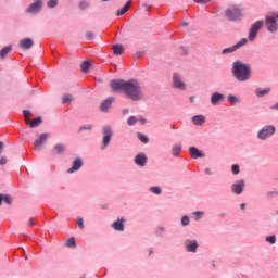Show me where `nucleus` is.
Returning <instances> with one entry per match:
<instances>
[{
  "label": "nucleus",
  "mask_w": 278,
  "mask_h": 278,
  "mask_svg": "<svg viewBox=\"0 0 278 278\" xmlns=\"http://www.w3.org/2000/svg\"><path fill=\"white\" fill-rule=\"evenodd\" d=\"M110 86L113 92H123L131 99V101H140L142 99V88L140 87V83L136 79L130 80H111Z\"/></svg>",
  "instance_id": "f257e3e1"
},
{
  "label": "nucleus",
  "mask_w": 278,
  "mask_h": 278,
  "mask_svg": "<svg viewBox=\"0 0 278 278\" xmlns=\"http://www.w3.org/2000/svg\"><path fill=\"white\" fill-rule=\"evenodd\" d=\"M232 73L239 81H247L251 77V67L242 62H235Z\"/></svg>",
  "instance_id": "f03ea898"
},
{
  "label": "nucleus",
  "mask_w": 278,
  "mask_h": 278,
  "mask_svg": "<svg viewBox=\"0 0 278 278\" xmlns=\"http://www.w3.org/2000/svg\"><path fill=\"white\" fill-rule=\"evenodd\" d=\"M277 18L278 13H271L270 15H266L265 17V25L267 27V30H269L271 34H275V31H277L278 29Z\"/></svg>",
  "instance_id": "7ed1b4c3"
},
{
  "label": "nucleus",
  "mask_w": 278,
  "mask_h": 278,
  "mask_svg": "<svg viewBox=\"0 0 278 278\" xmlns=\"http://www.w3.org/2000/svg\"><path fill=\"white\" fill-rule=\"evenodd\" d=\"M226 16L229 21H238L242 18V11L238 7H230L226 10Z\"/></svg>",
  "instance_id": "20e7f679"
},
{
  "label": "nucleus",
  "mask_w": 278,
  "mask_h": 278,
  "mask_svg": "<svg viewBox=\"0 0 278 278\" xmlns=\"http://www.w3.org/2000/svg\"><path fill=\"white\" fill-rule=\"evenodd\" d=\"M264 27V22L263 21H257L254 23L250 29L249 33V40L253 41L255 38H257V34H260V29Z\"/></svg>",
  "instance_id": "39448f33"
},
{
  "label": "nucleus",
  "mask_w": 278,
  "mask_h": 278,
  "mask_svg": "<svg viewBox=\"0 0 278 278\" xmlns=\"http://www.w3.org/2000/svg\"><path fill=\"white\" fill-rule=\"evenodd\" d=\"M275 134V126H265L262 130L258 132L260 140H266V138H270Z\"/></svg>",
  "instance_id": "423d86ee"
},
{
  "label": "nucleus",
  "mask_w": 278,
  "mask_h": 278,
  "mask_svg": "<svg viewBox=\"0 0 278 278\" xmlns=\"http://www.w3.org/2000/svg\"><path fill=\"white\" fill-rule=\"evenodd\" d=\"M23 114H24L26 125H29V127H31V128L38 127V125H40V123H42V118H40V117H37L30 122L29 111H23Z\"/></svg>",
  "instance_id": "0eeeda50"
},
{
  "label": "nucleus",
  "mask_w": 278,
  "mask_h": 278,
  "mask_svg": "<svg viewBox=\"0 0 278 278\" xmlns=\"http://www.w3.org/2000/svg\"><path fill=\"white\" fill-rule=\"evenodd\" d=\"M42 8V0H36L34 3H31L27 11L29 14H38L40 12V9Z\"/></svg>",
  "instance_id": "6e6552de"
},
{
  "label": "nucleus",
  "mask_w": 278,
  "mask_h": 278,
  "mask_svg": "<svg viewBox=\"0 0 278 278\" xmlns=\"http://www.w3.org/2000/svg\"><path fill=\"white\" fill-rule=\"evenodd\" d=\"M103 149L110 144V140H112V128L104 127L103 128Z\"/></svg>",
  "instance_id": "1a4fd4ad"
},
{
  "label": "nucleus",
  "mask_w": 278,
  "mask_h": 278,
  "mask_svg": "<svg viewBox=\"0 0 278 278\" xmlns=\"http://www.w3.org/2000/svg\"><path fill=\"white\" fill-rule=\"evenodd\" d=\"M173 81L174 88H178V90H186V84L181 81V77L179 76V74H174Z\"/></svg>",
  "instance_id": "9d476101"
},
{
  "label": "nucleus",
  "mask_w": 278,
  "mask_h": 278,
  "mask_svg": "<svg viewBox=\"0 0 278 278\" xmlns=\"http://www.w3.org/2000/svg\"><path fill=\"white\" fill-rule=\"evenodd\" d=\"M244 45H247V39L243 38L233 47L224 49L223 53H233L236 49H240V47H244Z\"/></svg>",
  "instance_id": "9b49d317"
},
{
  "label": "nucleus",
  "mask_w": 278,
  "mask_h": 278,
  "mask_svg": "<svg viewBox=\"0 0 278 278\" xmlns=\"http://www.w3.org/2000/svg\"><path fill=\"white\" fill-rule=\"evenodd\" d=\"M244 191V180H240L239 182L232 185V192L235 194H242Z\"/></svg>",
  "instance_id": "f8f14e48"
},
{
  "label": "nucleus",
  "mask_w": 278,
  "mask_h": 278,
  "mask_svg": "<svg viewBox=\"0 0 278 278\" xmlns=\"http://www.w3.org/2000/svg\"><path fill=\"white\" fill-rule=\"evenodd\" d=\"M47 138H49V134L40 135L39 139L35 140V149H40L45 142H47Z\"/></svg>",
  "instance_id": "ddd939ff"
},
{
  "label": "nucleus",
  "mask_w": 278,
  "mask_h": 278,
  "mask_svg": "<svg viewBox=\"0 0 278 278\" xmlns=\"http://www.w3.org/2000/svg\"><path fill=\"white\" fill-rule=\"evenodd\" d=\"M112 103H114V98L110 97L101 103L100 110L108 112L109 108H112Z\"/></svg>",
  "instance_id": "4468645a"
},
{
  "label": "nucleus",
  "mask_w": 278,
  "mask_h": 278,
  "mask_svg": "<svg viewBox=\"0 0 278 278\" xmlns=\"http://www.w3.org/2000/svg\"><path fill=\"white\" fill-rule=\"evenodd\" d=\"M21 49H31L34 47V40L31 38H25L20 41Z\"/></svg>",
  "instance_id": "2eb2a0df"
},
{
  "label": "nucleus",
  "mask_w": 278,
  "mask_h": 278,
  "mask_svg": "<svg viewBox=\"0 0 278 278\" xmlns=\"http://www.w3.org/2000/svg\"><path fill=\"white\" fill-rule=\"evenodd\" d=\"M198 248H199V244L197 243V241H190V240H188V241L186 242V249H187V251H189L190 253H195Z\"/></svg>",
  "instance_id": "dca6fc26"
},
{
  "label": "nucleus",
  "mask_w": 278,
  "mask_h": 278,
  "mask_svg": "<svg viewBox=\"0 0 278 278\" xmlns=\"http://www.w3.org/2000/svg\"><path fill=\"white\" fill-rule=\"evenodd\" d=\"M189 153L193 160H197L199 157H203V152L199 151L195 147H191L189 149Z\"/></svg>",
  "instance_id": "f3484780"
},
{
  "label": "nucleus",
  "mask_w": 278,
  "mask_h": 278,
  "mask_svg": "<svg viewBox=\"0 0 278 278\" xmlns=\"http://www.w3.org/2000/svg\"><path fill=\"white\" fill-rule=\"evenodd\" d=\"M135 163L138 166H144V164H147V155H144L143 153H139L136 157H135Z\"/></svg>",
  "instance_id": "a211bd4d"
},
{
  "label": "nucleus",
  "mask_w": 278,
  "mask_h": 278,
  "mask_svg": "<svg viewBox=\"0 0 278 278\" xmlns=\"http://www.w3.org/2000/svg\"><path fill=\"white\" fill-rule=\"evenodd\" d=\"M81 159H76L73 163V166L67 170V173H75V170H79L83 166Z\"/></svg>",
  "instance_id": "6ab92c4d"
},
{
  "label": "nucleus",
  "mask_w": 278,
  "mask_h": 278,
  "mask_svg": "<svg viewBox=\"0 0 278 278\" xmlns=\"http://www.w3.org/2000/svg\"><path fill=\"white\" fill-rule=\"evenodd\" d=\"M224 96L220 93H213L211 97L212 105H218V102L223 101Z\"/></svg>",
  "instance_id": "aec40b11"
},
{
  "label": "nucleus",
  "mask_w": 278,
  "mask_h": 278,
  "mask_svg": "<svg viewBox=\"0 0 278 278\" xmlns=\"http://www.w3.org/2000/svg\"><path fill=\"white\" fill-rule=\"evenodd\" d=\"M123 223H125V219L123 218L113 223V229H115V231H123V229H125V225Z\"/></svg>",
  "instance_id": "412c9836"
},
{
  "label": "nucleus",
  "mask_w": 278,
  "mask_h": 278,
  "mask_svg": "<svg viewBox=\"0 0 278 278\" xmlns=\"http://www.w3.org/2000/svg\"><path fill=\"white\" fill-rule=\"evenodd\" d=\"M129 8H131V0H128L127 3L117 11V16H123V14L129 12Z\"/></svg>",
  "instance_id": "4be33fe9"
},
{
  "label": "nucleus",
  "mask_w": 278,
  "mask_h": 278,
  "mask_svg": "<svg viewBox=\"0 0 278 278\" xmlns=\"http://www.w3.org/2000/svg\"><path fill=\"white\" fill-rule=\"evenodd\" d=\"M193 125H203L205 123V116L203 115H195L192 117Z\"/></svg>",
  "instance_id": "5701e85b"
},
{
  "label": "nucleus",
  "mask_w": 278,
  "mask_h": 278,
  "mask_svg": "<svg viewBox=\"0 0 278 278\" xmlns=\"http://www.w3.org/2000/svg\"><path fill=\"white\" fill-rule=\"evenodd\" d=\"M113 53L114 55H123V53H125V49L123 48V45L113 46Z\"/></svg>",
  "instance_id": "b1692460"
},
{
  "label": "nucleus",
  "mask_w": 278,
  "mask_h": 278,
  "mask_svg": "<svg viewBox=\"0 0 278 278\" xmlns=\"http://www.w3.org/2000/svg\"><path fill=\"white\" fill-rule=\"evenodd\" d=\"M90 66H92V63L90 61H84L81 63V72L88 73V71H90Z\"/></svg>",
  "instance_id": "393cba45"
},
{
  "label": "nucleus",
  "mask_w": 278,
  "mask_h": 278,
  "mask_svg": "<svg viewBox=\"0 0 278 278\" xmlns=\"http://www.w3.org/2000/svg\"><path fill=\"white\" fill-rule=\"evenodd\" d=\"M172 153H173L174 157H177V155H179V153H181V144H175L172 149Z\"/></svg>",
  "instance_id": "a878e982"
},
{
  "label": "nucleus",
  "mask_w": 278,
  "mask_h": 278,
  "mask_svg": "<svg viewBox=\"0 0 278 278\" xmlns=\"http://www.w3.org/2000/svg\"><path fill=\"white\" fill-rule=\"evenodd\" d=\"M268 92H270V88L256 89L257 97H264L265 94H268Z\"/></svg>",
  "instance_id": "bb28decb"
},
{
  "label": "nucleus",
  "mask_w": 278,
  "mask_h": 278,
  "mask_svg": "<svg viewBox=\"0 0 278 278\" xmlns=\"http://www.w3.org/2000/svg\"><path fill=\"white\" fill-rule=\"evenodd\" d=\"M10 51H12V47L8 46L5 48H3L1 51H0V58H5V55H8V53H10Z\"/></svg>",
  "instance_id": "cd10ccee"
},
{
  "label": "nucleus",
  "mask_w": 278,
  "mask_h": 278,
  "mask_svg": "<svg viewBox=\"0 0 278 278\" xmlns=\"http://www.w3.org/2000/svg\"><path fill=\"white\" fill-rule=\"evenodd\" d=\"M138 138L141 142H143V144H147V142H149V138L140 132H138Z\"/></svg>",
  "instance_id": "c85d7f7f"
},
{
  "label": "nucleus",
  "mask_w": 278,
  "mask_h": 278,
  "mask_svg": "<svg viewBox=\"0 0 278 278\" xmlns=\"http://www.w3.org/2000/svg\"><path fill=\"white\" fill-rule=\"evenodd\" d=\"M66 247H70V248H74L76 247V243H75V238H70L66 242Z\"/></svg>",
  "instance_id": "c756f323"
},
{
  "label": "nucleus",
  "mask_w": 278,
  "mask_h": 278,
  "mask_svg": "<svg viewBox=\"0 0 278 278\" xmlns=\"http://www.w3.org/2000/svg\"><path fill=\"white\" fill-rule=\"evenodd\" d=\"M71 101H73V96L71 94L63 96V103H71Z\"/></svg>",
  "instance_id": "7c9ffc66"
},
{
  "label": "nucleus",
  "mask_w": 278,
  "mask_h": 278,
  "mask_svg": "<svg viewBox=\"0 0 278 278\" xmlns=\"http://www.w3.org/2000/svg\"><path fill=\"white\" fill-rule=\"evenodd\" d=\"M55 153H62L64 151V146L63 144H56L54 147Z\"/></svg>",
  "instance_id": "2f4dec72"
},
{
  "label": "nucleus",
  "mask_w": 278,
  "mask_h": 278,
  "mask_svg": "<svg viewBox=\"0 0 278 278\" xmlns=\"http://www.w3.org/2000/svg\"><path fill=\"white\" fill-rule=\"evenodd\" d=\"M150 190L153 194H162V189H160V187H151Z\"/></svg>",
  "instance_id": "473e14b6"
},
{
  "label": "nucleus",
  "mask_w": 278,
  "mask_h": 278,
  "mask_svg": "<svg viewBox=\"0 0 278 278\" xmlns=\"http://www.w3.org/2000/svg\"><path fill=\"white\" fill-rule=\"evenodd\" d=\"M136 123H138V119L134 116H130L127 121L128 125H136Z\"/></svg>",
  "instance_id": "72a5a7b5"
},
{
  "label": "nucleus",
  "mask_w": 278,
  "mask_h": 278,
  "mask_svg": "<svg viewBox=\"0 0 278 278\" xmlns=\"http://www.w3.org/2000/svg\"><path fill=\"white\" fill-rule=\"evenodd\" d=\"M266 241L270 244H275V242H277V238L275 236H269L266 238Z\"/></svg>",
  "instance_id": "f704fd0d"
},
{
  "label": "nucleus",
  "mask_w": 278,
  "mask_h": 278,
  "mask_svg": "<svg viewBox=\"0 0 278 278\" xmlns=\"http://www.w3.org/2000/svg\"><path fill=\"white\" fill-rule=\"evenodd\" d=\"M181 223H182L184 226L190 225V217L184 216L182 219H181Z\"/></svg>",
  "instance_id": "c9c22d12"
},
{
  "label": "nucleus",
  "mask_w": 278,
  "mask_h": 278,
  "mask_svg": "<svg viewBox=\"0 0 278 278\" xmlns=\"http://www.w3.org/2000/svg\"><path fill=\"white\" fill-rule=\"evenodd\" d=\"M76 223H77V225H78V227H79L80 229H84V218L78 217L77 220H76Z\"/></svg>",
  "instance_id": "e433bc0d"
},
{
  "label": "nucleus",
  "mask_w": 278,
  "mask_h": 278,
  "mask_svg": "<svg viewBox=\"0 0 278 278\" xmlns=\"http://www.w3.org/2000/svg\"><path fill=\"white\" fill-rule=\"evenodd\" d=\"M55 5H58V0L48 1V8H55Z\"/></svg>",
  "instance_id": "4c0bfd02"
},
{
  "label": "nucleus",
  "mask_w": 278,
  "mask_h": 278,
  "mask_svg": "<svg viewBox=\"0 0 278 278\" xmlns=\"http://www.w3.org/2000/svg\"><path fill=\"white\" fill-rule=\"evenodd\" d=\"M228 101H229V103H231V105H233V104H236V101H238V99L235 96H229Z\"/></svg>",
  "instance_id": "58836bf2"
},
{
  "label": "nucleus",
  "mask_w": 278,
  "mask_h": 278,
  "mask_svg": "<svg viewBox=\"0 0 278 278\" xmlns=\"http://www.w3.org/2000/svg\"><path fill=\"white\" fill-rule=\"evenodd\" d=\"M232 173H233V175H238V173H240V166L232 165Z\"/></svg>",
  "instance_id": "ea45409f"
},
{
  "label": "nucleus",
  "mask_w": 278,
  "mask_h": 278,
  "mask_svg": "<svg viewBox=\"0 0 278 278\" xmlns=\"http://www.w3.org/2000/svg\"><path fill=\"white\" fill-rule=\"evenodd\" d=\"M87 7H88V2H84V1H83V2L79 3L80 10H86Z\"/></svg>",
  "instance_id": "a19ab883"
},
{
  "label": "nucleus",
  "mask_w": 278,
  "mask_h": 278,
  "mask_svg": "<svg viewBox=\"0 0 278 278\" xmlns=\"http://www.w3.org/2000/svg\"><path fill=\"white\" fill-rule=\"evenodd\" d=\"M212 0H194L195 3H210Z\"/></svg>",
  "instance_id": "79ce46f5"
},
{
  "label": "nucleus",
  "mask_w": 278,
  "mask_h": 278,
  "mask_svg": "<svg viewBox=\"0 0 278 278\" xmlns=\"http://www.w3.org/2000/svg\"><path fill=\"white\" fill-rule=\"evenodd\" d=\"M7 163H8V159H5V157L0 159L1 166H3V164H7Z\"/></svg>",
  "instance_id": "37998d69"
},
{
  "label": "nucleus",
  "mask_w": 278,
  "mask_h": 278,
  "mask_svg": "<svg viewBox=\"0 0 278 278\" xmlns=\"http://www.w3.org/2000/svg\"><path fill=\"white\" fill-rule=\"evenodd\" d=\"M86 38H88V40H92V38H93L92 33H87Z\"/></svg>",
  "instance_id": "c03bdc74"
},
{
  "label": "nucleus",
  "mask_w": 278,
  "mask_h": 278,
  "mask_svg": "<svg viewBox=\"0 0 278 278\" xmlns=\"http://www.w3.org/2000/svg\"><path fill=\"white\" fill-rule=\"evenodd\" d=\"M203 213L201 212H195L194 213V216H195V219L199 220L200 216H202Z\"/></svg>",
  "instance_id": "a18cd8bd"
},
{
  "label": "nucleus",
  "mask_w": 278,
  "mask_h": 278,
  "mask_svg": "<svg viewBox=\"0 0 278 278\" xmlns=\"http://www.w3.org/2000/svg\"><path fill=\"white\" fill-rule=\"evenodd\" d=\"M28 227H34V218H30V219L28 220Z\"/></svg>",
  "instance_id": "49530a36"
},
{
  "label": "nucleus",
  "mask_w": 278,
  "mask_h": 278,
  "mask_svg": "<svg viewBox=\"0 0 278 278\" xmlns=\"http://www.w3.org/2000/svg\"><path fill=\"white\" fill-rule=\"evenodd\" d=\"M83 129H92V125H88L87 127H86V126H83V127L80 128V131H81Z\"/></svg>",
  "instance_id": "de8ad7c7"
},
{
  "label": "nucleus",
  "mask_w": 278,
  "mask_h": 278,
  "mask_svg": "<svg viewBox=\"0 0 278 278\" xmlns=\"http://www.w3.org/2000/svg\"><path fill=\"white\" fill-rule=\"evenodd\" d=\"M122 114H124V115L129 114V109H124V110L122 111Z\"/></svg>",
  "instance_id": "09e8293b"
},
{
  "label": "nucleus",
  "mask_w": 278,
  "mask_h": 278,
  "mask_svg": "<svg viewBox=\"0 0 278 278\" xmlns=\"http://www.w3.org/2000/svg\"><path fill=\"white\" fill-rule=\"evenodd\" d=\"M139 121H140L141 125H144L147 123V121L144 118H140Z\"/></svg>",
  "instance_id": "8fccbe9b"
},
{
  "label": "nucleus",
  "mask_w": 278,
  "mask_h": 278,
  "mask_svg": "<svg viewBox=\"0 0 278 278\" xmlns=\"http://www.w3.org/2000/svg\"><path fill=\"white\" fill-rule=\"evenodd\" d=\"M3 150V142L0 141V151Z\"/></svg>",
  "instance_id": "3c124183"
},
{
  "label": "nucleus",
  "mask_w": 278,
  "mask_h": 278,
  "mask_svg": "<svg viewBox=\"0 0 278 278\" xmlns=\"http://www.w3.org/2000/svg\"><path fill=\"white\" fill-rule=\"evenodd\" d=\"M244 207H247V204L242 203L241 204V210H244Z\"/></svg>",
  "instance_id": "603ef678"
},
{
  "label": "nucleus",
  "mask_w": 278,
  "mask_h": 278,
  "mask_svg": "<svg viewBox=\"0 0 278 278\" xmlns=\"http://www.w3.org/2000/svg\"><path fill=\"white\" fill-rule=\"evenodd\" d=\"M205 173H206V175H210V169L206 168V169H205Z\"/></svg>",
  "instance_id": "864d4df0"
},
{
  "label": "nucleus",
  "mask_w": 278,
  "mask_h": 278,
  "mask_svg": "<svg viewBox=\"0 0 278 278\" xmlns=\"http://www.w3.org/2000/svg\"><path fill=\"white\" fill-rule=\"evenodd\" d=\"M190 101H194V98H190Z\"/></svg>",
  "instance_id": "5fc2aeb1"
},
{
  "label": "nucleus",
  "mask_w": 278,
  "mask_h": 278,
  "mask_svg": "<svg viewBox=\"0 0 278 278\" xmlns=\"http://www.w3.org/2000/svg\"><path fill=\"white\" fill-rule=\"evenodd\" d=\"M181 25H188V24H186V23H182Z\"/></svg>",
  "instance_id": "6e6d98bb"
},
{
  "label": "nucleus",
  "mask_w": 278,
  "mask_h": 278,
  "mask_svg": "<svg viewBox=\"0 0 278 278\" xmlns=\"http://www.w3.org/2000/svg\"><path fill=\"white\" fill-rule=\"evenodd\" d=\"M159 231H162V228H159Z\"/></svg>",
  "instance_id": "4d7b16f0"
},
{
  "label": "nucleus",
  "mask_w": 278,
  "mask_h": 278,
  "mask_svg": "<svg viewBox=\"0 0 278 278\" xmlns=\"http://www.w3.org/2000/svg\"><path fill=\"white\" fill-rule=\"evenodd\" d=\"M151 253H153V251H150V255H151Z\"/></svg>",
  "instance_id": "13d9d810"
},
{
  "label": "nucleus",
  "mask_w": 278,
  "mask_h": 278,
  "mask_svg": "<svg viewBox=\"0 0 278 278\" xmlns=\"http://www.w3.org/2000/svg\"><path fill=\"white\" fill-rule=\"evenodd\" d=\"M102 1H110V0H102Z\"/></svg>",
  "instance_id": "bf43d9fd"
}]
</instances>
